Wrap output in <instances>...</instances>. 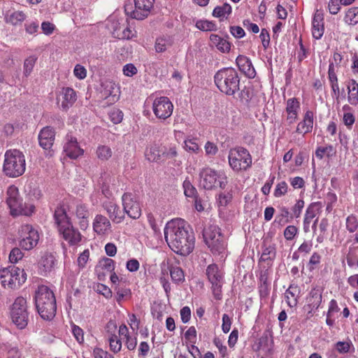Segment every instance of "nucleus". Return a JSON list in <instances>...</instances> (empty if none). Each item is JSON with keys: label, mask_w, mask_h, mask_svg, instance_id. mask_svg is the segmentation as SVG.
I'll list each match as a JSON object with an SVG mask.
<instances>
[{"label": "nucleus", "mask_w": 358, "mask_h": 358, "mask_svg": "<svg viewBox=\"0 0 358 358\" xmlns=\"http://www.w3.org/2000/svg\"><path fill=\"white\" fill-rule=\"evenodd\" d=\"M164 233L169 247L176 254L186 256L192 252L194 236L184 220L173 219L168 222Z\"/></svg>", "instance_id": "nucleus-1"}, {"label": "nucleus", "mask_w": 358, "mask_h": 358, "mask_svg": "<svg viewBox=\"0 0 358 358\" xmlns=\"http://www.w3.org/2000/svg\"><path fill=\"white\" fill-rule=\"evenodd\" d=\"M35 305L40 316L51 320L56 314V299L53 292L45 285H41L35 292Z\"/></svg>", "instance_id": "nucleus-2"}, {"label": "nucleus", "mask_w": 358, "mask_h": 358, "mask_svg": "<svg viewBox=\"0 0 358 358\" xmlns=\"http://www.w3.org/2000/svg\"><path fill=\"white\" fill-rule=\"evenodd\" d=\"M214 82L220 92L228 96L234 95L240 90V78L233 68H223L214 76Z\"/></svg>", "instance_id": "nucleus-3"}, {"label": "nucleus", "mask_w": 358, "mask_h": 358, "mask_svg": "<svg viewBox=\"0 0 358 358\" xmlns=\"http://www.w3.org/2000/svg\"><path fill=\"white\" fill-rule=\"evenodd\" d=\"M199 176L200 187L207 190H212L218 187L224 189L228 182L224 171H217L208 166L201 169Z\"/></svg>", "instance_id": "nucleus-4"}, {"label": "nucleus", "mask_w": 358, "mask_h": 358, "mask_svg": "<svg viewBox=\"0 0 358 358\" xmlns=\"http://www.w3.org/2000/svg\"><path fill=\"white\" fill-rule=\"evenodd\" d=\"M203 237L205 243L214 255H220L225 252L227 243L218 226L210 224L205 227Z\"/></svg>", "instance_id": "nucleus-5"}, {"label": "nucleus", "mask_w": 358, "mask_h": 358, "mask_svg": "<svg viewBox=\"0 0 358 358\" xmlns=\"http://www.w3.org/2000/svg\"><path fill=\"white\" fill-rule=\"evenodd\" d=\"M25 171V159L23 153L18 150H7L5 153L3 171L12 178L22 176Z\"/></svg>", "instance_id": "nucleus-6"}, {"label": "nucleus", "mask_w": 358, "mask_h": 358, "mask_svg": "<svg viewBox=\"0 0 358 358\" xmlns=\"http://www.w3.org/2000/svg\"><path fill=\"white\" fill-rule=\"evenodd\" d=\"M6 203L13 216H30L35 210L34 205L22 202V199L20 196L19 190L14 185L9 186L7 189Z\"/></svg>", "instance_id": "nucleus-7"}, {"label": "nucleus", "mask_w": 358, "mask_h": 358, "mask_svg": "<svg viewBox=\"0 0 358 358\" xmlns=\"http://www.w3.org/2000/svg\"><path fill=\"white\" fill-rule=\"evenodd\" d=\"M24 271L15 266L0 270V282L4 288H18L26 280Z\"/></svg>", "instance_id": "nucleus-8"}, {"label": "nucleus", "mask_w": 358, "mask_h": 358, "mask_svg": "<svg viewBox=\"0 0 358 358\" xmlns=\"http://www.w3.org/2000/svg\"><path fill=\"white\" fill-rule=\"evenodd\" d=\"M228 159L230 166L236 171L247 170L252 165V157L250 152L242 147L231 149Z\"/></svg>", "instance_id": "nucleus-9"}, {"label": "nucleus", "mask_w": 358, "mask_h": 358, "mask_svg": "<svg viewBox=\"0 0 358 358\" xmlns=\"http://www.w3.org/2000/svg\"><path fill=\"white\" fill-rule=\"evenodd\" d=\"M10 317L17 328L23 329L27 326L29 313L27 301L24 298L19 296L15 299L10 310Z\"/></svg>", "instance_id": "nucleus-10"}, {"label": "nucleus", "mask_w": 358, "mask_h": 358, "mask_svg": "<svg viewBox=\"0 0 358 358\" xmlns=\"http://www.w3.org/2000/svg\"><path fill=\"white\" fill-rule=\"evenodd\" d=\"M19 246L24 250H31L34 248L39 241V234L30 224L21 226L19 231Z\"/></svg>", "instance_id": "nucleus-11"}, {"label": "nucleus", "mask_w": 358, "mask_h": 358, "mask_svg": "<svg viewBox=\"0 0 358 358\" xmlns=\"http://www.w3.org/2000/svg\"><path fill=\"white\" fill-rule=\"evenodd\" d=\"M206 275L212 285L213 294L216 299L221 298V288L223 282V272L215 264L208 266L206 268Z\"/></svg>", "instance_id": "nucleus-12"}, {"label": "nucleus", "mask_w": 358, "mask_h": 358, "mask_svg": "<svg viewBox=\"0 0 358 358\" xmlns=\"http://www.w3.org/2000/svg\"><path fill=\"white\" fill-rule=\"evenodd\" d=\"M152 109L157 118L166 120L171 115L173 106L168 97L161 96L155 99Z\"/></svg>", "instance_id": "nucleus-13"}, {"label": "nucleus", "mask_w": 358, "mask_h": 358, "mask_svg": "<svg viewBox=\"0 0 358 358\" xmlns=\"http://www.w3.org/2000/svg\"><path fill=\"white\" fill-rule=\"evenodd\" d=\"M124 213L132 219H138L141 215V208L136 198L131 193H124L122 196Z\"/></svg>", "instance_id": "nucleus-14"}, {"label": "nucleus", "mask_w": 358, "mask_h": 358, "mask_svg": "<svg viewBox=\"0 0 358 358\" xmlns=\"http://www.w3.org/2000/svg\"><path fill=\"white\" fill-rule=\"evenodd\" d=\"M77 99L75 90L71 87H63L57 96V104L59 108L66 111L71 107Z\"/></svg>", "instance_id": "nucleus-15"}, {"label": "nucleus", "mask_w": 358, "mask_h": 358, "mask_svg": "<svg viewBox=\"0 0 358 358\" xmlns=\"http://www.w3.org/2000/svg\"><path fill=\"white\" fill-rule=\"evenodd\" d=\"M112 30V34L115 38L119 39H129L134 36L132 31L128 27L127 22L121 20H113L109 25Z\"/></svg>", "instance_id": "nucleus-16"}, {"label": "nucleus", "mask_w": 358, "mask_h": 358, "mask_svg": "<svg viewBox=\"0 0 358 358\" xmlns=\"http://www.w3.org/2000/svg\"><path fill=\"white\" fill-rule=\"evenodd\" d=\"M154 0H134L135 10L130 12L132 18L143 20L153 6Z\"/></svg>", "instance_id": "nucleus-17"}, {"label": "nucleus", "mask_w": 358, "mask_h": 358, "mask_svg": "<svg viewBox=\"0 0 358 358\" xmlns=\"http://www.w3.org/2000/svg\"><path fill=\"white\" fill-rule=\"evenodd\" d=\"M307 305L305 309L308 311V317L313 316V312L317 310L322 302V292L319 288H313L307 297Z\"/></svg>", "instance_id": "nucleus-18"}, {"label": "nucleus", "mask_w": 358, "mask_h": 358, "mask_svg": "<svg viewBox=\"0 0 358 358\" xmlns=\"http://www.w3.org/2000/svg\"><path fill=\"white\" fill-rule=\"evenodd\" d=\"M118 89L115 83L110 80H106L101 84V97L108 99L107 103H113L119 99Z\"/></svg>", "instance_id": "nucleus-19"}, {"label": "nucleus", "mask_w": 358, "mask_h": 358, "mask_svg": "<svg viewBox=\"0 0 358 358\" xmlns=\"http://www.w3.org/2000/svg\"><path fill=\"white\" fill-rule=\"evenodd\" d=\"M55 132L53 128L45 127L38 134V142L41 147L45 150H50L55 141Z\"/></svg>", "instance_id": "nucleus-20"}, {"label": "nucleus", "mask_w": 358, "mask_h": 358, "mask_svg": "<svg viewBox=\"0 0 358 358\" xmlns=\"http://www.w3.org/2000/svg\"><path fill=\"white\" fill-rule=\"evenodd\" d=\"M324 15L322 10H317L312 21L313 37L317 40L320 39L324 34Z\"/></svg>", "instance_id": "nucleus-21"}, {"label": "nucleus", "mask_w": 358, "mask_h": 358, "mask_svg": "<svg viewBox=\"0 0 358 358\" xmlns=\"http://www.w3.org/2000/svg\"><path fill=\"white\" fill-rule=\"evenodd\" d=\"M236 63L242 72L248 78H253L256 76L255 69L251 60L245 55H238L236 57Z\"/></svg>", "instance_id": "nucleus-22"}, {"label": "nucleus", "mask_w": 358, "mask_h": 358, "mask_svg": "<svg viewBox=\"0 0 358 358\" xmlns=\"http://www.w3.org/2000/svg\"><path fill=\"white\" fill-rule=\"evenodd\" d=\"M299 108L300 103L297 99L292 98L287 101L285 111L288 124H292L296 120Z\"/></svg>", "instance_id": "nucleus-23"}, {"label": "nucleus", "mask_w": 358, "mask_h": 358, "mask_svg": "<svg viewBox=\"0 0 358 358\" xmlns=\"http://www.w3.org/2000/svg\"><path fill=\"white\" fill-rule=\"evenodd\" d=\"M103 207L113 222L120 223L122 221L124 213L122 212L120 207L115 203L110 201H105Z\"/></svg>", "instance_id": "nucleus-24"}, {"label": "nucleus", "mask_w": 358, "mask_h": 358, "mask_svg": "<svg viewBox=\"0 0 358 358\" xmlns=\"http://www.w3.org/2000/svg\"><path fill=\"white\" fill-rule=\"evenodd\" d=\"M253 350L259 355L268 356L271 351V341L267 335H263L254 344Z\"/></svg>", "instance_id": "nucleus-25"}, {"label": "nucleus", "mask_w": 358, "mask_h": 358, "mask_svg": "<svg viewBox=\"0 0 358 358\" xmlns=\"http://www.w3.org/2000/svg\"><path fill=\"white\" fill-rule=\"evenodd\" d=\"M54 220L59 231L69 227L71 222L68 217L65 209L62 206H58L54 213Z\"/></svg>", "instance_id": "nucleus-26"}, {"label": "nucleus", "mask_w": 358, "mask_h": 358, "mask_svg": "<svg viewBox=\"0 0 358 358\" xmlns=\"http://www.w3.org/2000/svg\"><path fill=\"white\" fill-rule=\"evenodd\" d=\"M320 208L321 203L320 202L312 203L307 208L303 220V230L306 233L310 231V224Z\"/></svg>", "instance_id": "nucleus-27"}, {"label": "nucleus", "mask_w": 358, "mask_h": 358, "mask_svg": "<svg viewBox=\"0 0 358 358\" xmlns=\"http://www.w3.org/2000/svg\"><path fill=\"white\" fill-rule=\"evenodd\" d=\"M59 231L62 234L64 239L70 245H76L81 240L80 232L73 227L72 224Z\"/></svg>", "instance_id": "nucleus-28"}, {"label": "nucleus", "mask_w": 358, "mask_h": 358, "mask_svg": "<svg viewBox=\"0 0 358 358\" xmlns=\"http://www.w3.org/2000/svg\"><path fill=\"white\" fill-rule=\"evenodd\" d=\"M64 151L71 159H76L83 154V150L79 147L76 138L72 137L64 145Z\"/></svg>", "instance_id": "nucleus-29"}, {"label": "nucleus", "mask_w": 358, "mask_h": 358, "mask_svg": "<svg viewBox=\"0 0 358 358\" xmlns=\"http://www.w3.org/2000/svg\"><path fill=\"white\" fill-rule=\"evenodd\" d=\"M75 214L78 220L80 227L85 229L89 225L90 212L84 204H78L76 208Z\"/></svg>", "instance_id": "nucleus-30"}, {"label": "nucleus", "mask_w": 358, "mask_h": 358, "mask_svg": "<svg viewBox=\"0 0 358 358\" xmlns=\"http://www.w3.org/2000/svg\"><path fill=\"white\" fill-rule=\"evenodd\" d=\"M314 114L312 111L306 112L302 122L297 125L296 131L299 134H307L312 131Z\"/></svg>", "instance_id": "nucleus-31"}, {"label": "nucleus", "mask_w": 358, "mask_h": 358, "mask_svg": "<svg viewBox=\"0 0 358 358\" xmlns=\"http://www.w3.org/2000/svg\"><path fill=\"white\" fill-rule=\"evenodd\" d=\"M110 227V223L107 217L97 215L93 223L94 230L99 234H104Z\"/></svg>", "instance_id": "nucleus-32"}, {"label": "nucleus", "mask_w": 358, "mask_h": 358, "mask_svg": "<svg viewBox=\"0 0 358 358\" xmlns=\"http://www.w3.org/2000/svg\"><path fill=\"white\" fill-rule=\"evenodd\" d=\"M210 41L211 46L216 47L222 52H228L230 50V43L225 39L220 37L218 35L211 34L210 36Z\"/></svg>", "instance_id": "nucleus-33"}, {"label": "nucleus", "mask_w": 358, "mask_h": 358, "mask_svg": "<svg viewBox=\"0 0 358 358\" xmlns=\"http://www.w3.org/2000/svg\"><path fill=\"white\" fill-rule=\"evenodd\" d=\"M348 91V101L353 106L358 104V83L353 79L348 81L347 84Z\"/></svg>", "instance_id": "nucleus-34"}, {"label": "nucleus", "mask_w": 358, "mask_h": 358, "mask_svg": "<svg viewBox=\"0 0 358 358\" xmlns=\"http://www.w3.org/2000/svg\"><path fill=\"white\" fill-rule=\"evenodd\" d=\"M27 15L21 10H16L10 14H7L5 17V21L8 24L13 26L22 24V23L27 19Z\"/></svg>", "instance_id": "nucleus-35"}, {"label": "nucleus", "mask_w": 358, "mask_h": 358, "mask_svg": "<svg viewBox=\"0 0 358 358\" xmlns=\"http://www.w3.org/2000/svg\"><path fill=\"white\" fill-rule=\"evenodd\" d=\"M263 251L260 260L262 262L273 261L276 256V248L275 244H267L264 242Z\"/></svg>", "instance_id": "nucleus-36"}, {"label": "nucleus", "mask_w": 358, "mask_h": 358, "mask_svg": "<svg viewBox=\"0 0 358 358\" xmlns=\"http://www.w3.org/2000/svg\"><path fill=\"white\" fill-rule=\"evenodd\" d=\"M299 294V289L298 286L291 285L286 290L285 296L287 304L290 307H294L297 304V296Z\"/></svg>", "instance_id": "nucleus-37"}, {"label": "nucleus", "mask_w": 358, "mask_h": 358, "mask_svg": "<svg viewBox=\"0 0 358 358\" xmlns=\"http://www.w3.org/2000/svg\"><path fill=\"white\" fill-rule=\"evenodd\" d=\"M161 153V147L154 145L146 150L145 155L150 162H158L162 161Z\"/></svg>", "instance_id": "nucleus-38"}, {"label": "nucleus", "mask_w": 358, "mask_h": 358, "mask_svg": "<svg viewBox=\"0 0 358 358\" xmlns=\"http://www.w3.org/2000/svg\"><path fill=\"white\" fill-rule=\"evenodd\" d=\"M171 280L176 284H180L185 281V274L182 269L177 266H169Z\"/></svg>", "instance_id": "nucleus-39"}, {"label": "nucleus", "mask_w": 358, "mask_h": 358, "mask_svg": "<svg viewBox=\"0 0 358 358\" xmlns=\"http://www.w3.org/2000/svg\"><path fill=\"white\" fill-rule=\"evenodd\" d=\"M344 22L351 26L358 24V7L348 8L345 14Z\"/></svg>", "instance_id": "nucleus-40"}, {"label": "nucleus", "mask_w": 358, "mask_h": 358, "mask_svg": "<svg viewBox=\"0 0 358 358\" xmlns=\"http://www.w3.org/2000/svg\"><path fill=\"white\" fill-rule=\"evenodd\" d=\"M173 44V40L171 37H160L155 41V50L157 52H163L170 48Z\"/></svg>", "instance_id": "nucleus-41"}, {"label": "nucleus", "mask_w": 358, "mask_h": 358, "mask_svg": "<svg viewBox=\"0 0 358 358\" xmlns=\"http://www.w3.org/2000/svg\"><path fill=\"white\" fill-rule=\"evenodd\" d=\"M41 267L43 268L44 272L50 271L55 266V259L51 254H45L39 262Z\"/></svg>", "instance_id": "nucleus-42"}, {"label": "nucleus", "mask_w": 358, "mask_h": 358, "mask_svg": "<svg viewBox=\"0 0 358 358\" xmlns=\"http://www.w3.org/2000/svg\"><path fill=\"white\" fill-rule=\"evenodd\" d=\"M113 152L110 147L104 145H100L97 147L96 155L99 159L106 161L112 156Z\"/></svg>", "instance_id": "nucleus-43"}, {"label": "nucleus", "mask_w": 358, "mask_h": 358, "mask_svg": "<svg viewBox=\"0 0 358 358\" xmlns=\"http://www.w3.org/2000/svg\"><path fill=\"white\" fill-rule=\"evenodd\" d=\"M162 161L167 159H174L178 155L176 146H162L161 147Z\"/></svg>", "instance_id": "nucleus-44"}, {"label": "nucleus", "mask_w": 358, "mask_h": 358, "mask_svg": "<svg viewBox=\"0 0 358 358\" xmlns=\"http://www.w3.org/2000/svg\"><path fill=\"white\" fill-rule=\"evenodd\" d=\"M231 13V7L229 3H224L222 6H216L213 11V15L216 17H224L226 14L229 15Z\"/></svg>", "instance_id": "nucleus-45"}, {"label": "nucleus", "mask_w": 358, "mask_h": 358, "mask_svg": "<svg viewBox=\"0 0 358 358\" xmlns=\"http://www.w3.org/2000/svg\"><path fill=\"white\" fill-rule=\"evenodd\" d=\"M184 194L187 197L193 198L198 195L197 190L189 180L183 182Z\"/></svg>", "instance_id": "nucleus-46"}, {"label": "nucleus", "mask_w": 358, "mask_h": 358, "mask_svg": "<svg viewBox=\"0 0 358 358\" xmlns=\"http://www.w3.org/2000/svg\"><path fill=\"white\" fill-rule=\"evenodd\" d=\"M329 226L328 220L327 218H323L320 221V223L319 224V230H320V234L317 237V242L318 243H322L324 242V239L326 238L325 234L327 231V227Z\"/></svg>", "instance_id": "nucleus-47"}, {"label": "nucleus", "mask_w": 358, "mask_h": 358, "mask_svg": "<svg viewBox=\"0 0 358 358\" xmlns=\"http://www.w3.org/2000/svg\"><path fill=\"white\" fill-rule=\"evenodd\" d=\"M37 58L34 56H30L24 60V74L28 76L31 73L36 64Z\"/></svg>", "instance_id": "nucleus-48"}, {"label": "nucleus", "mask_w": 358, "mask_h": 358, "mask_svg": "<svg viewBox=\"0 0 358 358\" xmlns=\"http://www.w3.org/2000/svg\"><path fill=\"white\" fill-rule=\"evenodd\" d=\"M196 27L201 31H214L216 30L215 23L208 20H199L196 23Z\"/></svg>", "instance_id": "nucleus-49"}, {"label": "nucleus", "mask_w": 358, "mask_h": 358, "mask_svg": "<svg viewBox=\"0 0 358 358\" xmlns=\"http://www.w3.org/2000/svg\"><path fill=\"white\" fill-rule=\"evenodd\" d=\"M288 185L285 181L278 183L275 186L273 195L276 198L281 197L287 192Z\"/></svg>", "instance_id": "nucleus-50"}, {"label": "nucleus", "mask_w": 358, "mask_h": 358, "mask_svg": "<svg viewBox=\"0 0 358 358\" xmlns=\"http://www.w3.org/2000/svg\"><path fill=\"white\" fill-rule=\"evenodd\" d=\"M358 228V220L355 216L351 215L346 219V229L350 233L355 232Z\"/></svg>", "instance_id": "nucleus-51"}, {"label": "nucleus", "mask_w": 358, "mask_h": 358, "mask_svg": "<svg viewBox=\"0 0 358 358\" xmlns=\"http://www.w3.org/2000/svg\"><path fill=\"white\" fill-rule=\"evenodd\" d=\"M108 115L110 120L114 124L120 123L123 119V113L122 112V110L117 108H113V110H111Z\"/></svg>", "instance_id": "nucleus-52"}, {"label": "nucleus", "mask_w": 358, "mask_h": 358, "mask_svg": "<svg viewBox=\"0 0 358 358\" xmlns=\"http://www.w3.org/2000/svg\"><path fill=\"white\" fill-rule=\"evenodd\" d=\"M109 343H110V350L113 352H114L115 353H117L120 351L121 348H122V343L117 338V336L116 335H112L110 336V338H109Z\"/></svg>", "instance_id": "nucleus-53"}, {"label": "nucleus", "mask_w": 358, "mask_h": 358, "mask_svg": "<svg viewBox=\"0 0 358 358\" xmlns=\"http://www.w3.org/2000/svg\"><path fill=\"white\" fill-rule=\"evenodd\" d=\"M71 331L73 336L76 339V341L80 343H83L84 342V332L83 330L79 327L78 326L73 324L71 327Z\"/></svg>", "instance_id": "nucleus-54"}, {"label": "nucleus", "mask_w": 358, "mask_h": 358, "mask_svg": "<svg viewBox=\"0 0 358 358\" xmlns=\"http://www.w3.org/2000/svg\"><path fill=\"white\" fill-rule=\"evenodd\" d=\"M24 254L18 248H14L10 252L9 260L11 263H16L22 259Z\"/></svg>", "instance_id": "nucleus-55"}, {"label": "nucleus", "mask_w": 358, "mask_h": 358, "mask_svg": "<svg viewBox=\"0 0 358 358\" xmlns=\"http://www.w3.org/2000/svg\"><path fill=\"white\" fill-rule=\"evenodd\" d=\"M298 231L297 228L294 225L287 226L284 231V236L286 240L291 241L294 238Z\"/></svg>", "instance_id": "nucleus-56"}, {"label": "nucleus", "mask_w": 358, "mask_h": 358, "mask_svg": "<svg viewBox=\"0 0 358 358\" xmlns=\"http://www.w3.org/2000/svg\"><path fill=\"white\" fill-rule=\"evenodd\" d=\"M304 207V201L302 199L296 201V203L292 208L293 215L296 218L300 217L301 211Z\"/></svg>", "instance_id": "nucleus-57"}, {"label": "nucleus", "mask_w": 358, "mask_h": 358, "mask_svg": "<svg viewBox=\"0 0 358 358\" xmlns=\"http://www.w3.org/2000/svg\"><path fill=\"white\" fill-rule=\"evenodd\" d=\"M73 73L75 76L80 80L84 79L87 76V71L85 68L80 64L76 65L73 70Z\"/></svg>", "instance_id": "nucleus-58"}, {"label": "nucleus", "mask_w": 358, "mask_h": 358, "mask_svg": "<svg viewBox=\"0 0 358 358\" xmlns=\"http://www.w3.org/2000/svg\"><path fill=\"white\" fill-rule=\"evenodd\" d=\"M239 99L243 103H248L251 99V93L248 88L244 87L239 93Z\"/></svg>", "instance_id": "nucleus-59"}, {"label": "nucleus", "mask_w": 358, "mask_h": 358, "mask_svg": "<svg viewBox=\"0 0 358 358\" xmlns=\"http://www.w3.org/2000/svg\"><path fill=\"white\" fill-rule=\"evenodd\" d=\"M123 73L126 76L131 77L137 73V69L133 64H127L123 66Z\"/></svg>", "instance_id": "nucleus-60"}, {"label": "nucleus", "mask_w": 358, "mask_h": 358, "mask_svg": "<svg viewBox=\"0 0 358 358\" xmlns=\"http://www.w3.org/2000/svg\"><path fill=\"white\" fill-rule=\"evenodd\" d=\"M90 257V252L88 250H85L83 253L80 255L78 258V266L81 268L85 267L86 263L87 262Z\"/></svg>", "instance_id": "nucleus-61"}, {"label": "nucleus", "mask_w": 358, "mask_h": 358, "mask_svg": "<svg viewBox=\"0 0 358 358\" xmlns=\"http://www.w3.org/2000/svg\"><path fill=\"white\" fill-rule=\"evenodd\" d=\"M231 34L237 38H241L245 36L244 29L239 26H232L230 27Z\"/></svg>", "instance_id": "nucleus-62"}, {"label": "nucleus", "mask_w": 358, "mask_h": 358, "mask_svg": "<svg viewBox=\"0 0 358 358\" xmlns=\"http://www.w3.org/2000/svg\"><path fill=\"white\" fill-rule=\"evenodd\" d=\"M180 317L183 323H187L191 317V310L188 306H185L180 310Z\"/></svg>", "instance_id": "nucleus-63"}, {"label": "nucleus", "mask_w": 358, "mask_h": 358, "mask_svg": "<svg viewBox=\"0 0 358 358\" xmlns=\"http://www.w3.org/2000/svg\"><path fill=\"white\" fill-rule=\"evenodd\" d=\"M93 355L94 358H113V357L108 354L107 352L103 351L101 348H95L93 350Z\"/></svg>", "instance_id": "nucleus-64"}]
</instances>
